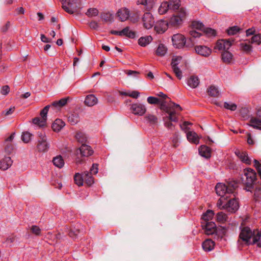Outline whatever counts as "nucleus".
Segmentation results:
<instances>
[{
    "label": "nucleus",
    "mask_w": 261,
    "mask_h": 261,
    "mask_svg": "<svg viewBox=\"0 0 261 261\" xmlns=\"http://www.w3.org/2000/svg\"><path fill=\"white\" fill-rule=\"evenodd\" d=\"M238 244L239 247L250 244H256L261 247V231L254 230L252 231L248 227H244L240 233Z\"/></svg>",
    "instance_id": "1"
},
{
    "label": "nucleus",
    "mask_w": 261,
    "mask_h": 261,
    "mask_svg": "<svg viewBox=\"0 0 261 261\" xmlns=\"http://www.w3.org/2000/svg\"><path fill=\"white\" fill-rule=\"evenodd\" d=\"M162 108L168 114L167 119L169 121L165 120V125L168 128H171L173 124L171 121H178L177 116L179 112L182 110L181 107L175 103H170L169 106L164 108V103H161Z\"/></svg>",
    "instance_id": "2"
},
{
    "label": "nucleus",
    "mask_w": 261,
    "mask_h": 261,
    "mask_svg": "<svg viewBox=\"0 0 261 261\" xmlns=\"http://www.w3.org/2000/svg\"><path fill=\"white\" fill-rule=\"evenodd\" d=\"M187 15L186 10L181 8L169 19V27L175 28H180L186 20Z\"/></svg>",
    "instance_id": "3"
},
{
    "label": "nucleus",
    "mask_w": 261,
    "mask_h": 261,
    "mask_svg": "<svg viewBox=\"0 0 261 261\" xmlns=\"http://www.w3.org/2000/svg\"><path fill=\"white\" fill-rule=\"evenodd\" d=\"M238 187L237 183L233 182L229 183L227 186L225 184L218 183L215 187L217 194L220 197H226V198L230 197V195L233 194L235 189Z\"/></svg>",
    "instance_id": "4"
},
{
    "label": "nucleus",
    "mask_w": 261,
    "mask_h": 261,
    "mask_svg": "<svg viewBox=\"0 0 261 261\" xmlns=\"http://www.w3.org/2000/svg\"><path fill=\"white\" fill-rule=\"evenodd\" d=\"M256 180V173L251 168H247L244 171V175L242 177V182L245 185V189L251 191L253 185Z\"/></svg>",
    "instance_id": "5"
},
{
    "label": "nucleus",
    "mask_w": 261,
    "mask_h": 261,
    "mask_svg": "<svg viewBox=\"0 0 261 261\" xmlns=\"http://www.w3.org/2000/svg\"><path fill=\"white\" fill-rule=\"evenodd\" d=\"M173 45L177 48H181L184 47H189L192 45L187 42L185 37L181 34H174L172 37Z\"/></svg>",
    "instance_id": "6"
},
{
    "label": "nucleus",
    "mask_w": 261,
    "mask_h": 261,
    "mask_svg": "<svg viewBox=\"0 0 261 261\" xmlns=\"http://www.w3.org/2000/svg\"><path fill=\"white\" fill-rule=\"evenodd\" d=\"M49 144L47 141V138L44 133L41 132L38 134L37 149L38 151L44 152L48 151Z\"/></svg>",
    "instance_id": "7"
},
{
    "label": "nucleus",
    "mask_w": 261,
    "mask_h": 261,
    "mask_svg": "<svg viewBox=\"0 0 261 261\" xmlns=\"http://www.w3.org/2000/svg\"><path fill=\"white\" fill-rule=\"evenodd\" d=\"M181 59L182 57L180 56H174L171 63L172 71L179 80L181 79L182 77V72L178 67V65L180 62Z\"/></svg>",
    "instance_id": "8"
},
{
    "label": "nucleus",
    "mask_w": 261,
    "mask_h": 261,
    "mask_svg": "<svg viewBox=\"0 0 261 261\" xmlns=\"http://www.w3.org/2000/svg\"><path fill=\"white\" fill-rule=\"evenodd\" d=\"M81 7L80 0H67L65 11L69 14L77 12Z\"/></svg>",
    "instance_id": "9"
},
{
    "label": "nucleus",
    "mask_w": 261,
    "mask_h": 261,
    "mask_svg": "<svg viewBox=\"0 0 261 261\" xmlns=\"http://www.w3.org/2000/svg\"><path fill=\"white\" fill-rule=\"evenodd\" d=\"M143 27L146 29H151L154 24V19L150 12L145 13L142 17Z\"/></svg>",
    "instance_id": "10"
},
{
    "label": "nucleus",
    "mask_w": 261,
    "mask_h": 261,
    "mask_svg": "<svg viewBox=\"0 0 261 261\" xmlns=\"http://www.w3.org/2000/svg\"><path fill=\"white\" fill-rule=\"evenodd\" d=\"M233 40L230 39H221L217 41L216 45L214 47L215 49L218 50H228L232 45Z\"/></svg>",
    "instance_id": "11"
},
{
    "label": "nucleus",
    "mask_w": 261,
    "mask_h": 261,
    "mask_svg": "<svg viewBox=\"0 0 261 261\" xmlns=\"http://www.w3.org/2000/svg\"><path fill=\"white\" fill-rule=\"evenodd\" d=\"M131 112L136 115L142 116L146 111V108L144 105L140 103H133L130 107Z\"/></svg>",
    "instance_id": "12"
},
{
    "label": "nucleus",
    "mask_w": 261,
    "mask_h": 261,
    "mask_svg": "<svg viewBox=\"0 0 261 261\" xmlns=\"http://www.w3.org/2000/svg\"><path fill=\"white\" fill-rule=\"evenodd\" d=\"M234 153L242 163L247 165L251 164V160L246 151L237 149L234 151Z\"/></svg>",
    "instance_id": "13"
},
{
    "label": "nucleus",
    "mask_w": 261,
    "mask_h": 261,
    "mask_svg": "<svg viewBox=\"0 0 261 261\" xmlns=\"http://www.w3.org/2000/svg\"><path fill=\"white\" fill-rule=\"evenodd\" d=\"M202 226L204 229L205 233L207 235H211L216 232V225L212 221L203 222Z\"/></svg>",
    "instance_id": "14"
},
{
    "label": "nucleus",
    "mask_w": 261,
    "mask_h": 261,
    "mask_svg": "<svg viewBox=\"0 0 261 261\" xmlns=\"http://www.w3.org/2000/svg\"><path fill=\"white\" fill-rule=\"evenodd\" d=\"M257 117H252L250 120V126L253 128L261 129V109L257 110L256 113Z\"/></svg>",
    "instance_id": "15"
},
{
    "label": "nucleus",
    "mask_w": 261,
    "mask_h": 261,
    "mask_svg": "<svg viewBox=\"0 0 261 261\" xmlns=\"http://www.w3.org/2000/svg\"><path fill=\"white\" fill-rule=\"evenodd\" d=\"M169 27L168 21L161 20L158 21L154 25V30L158 33L165 32Z\"/></svg>",
    "instance_id": "16"
},
{
    "label": "nucleus",
    "mask_w": 261,
    "mask_h": 261,
    "mask_svg": "<svg viewBox=\"0 0 261 261\" xmlns=\"http://www.w3.org/2000/svg\"><path fill=\"white\" fill-rule=\"evenodd\" d=\"M225 208L228 212L234 213L239 208L238 201L234 198H231L225 204Z\"/></svg>",
    "instance_id": "17"
},
{
    "label": "nucleus",
    "mask_w": 261,
    "mask_h": 261,
    "mask_svg": "<svg viewBox=\"0 0 261 261\" xmlns=\"http://www.w3.org/2000/svg\"><path fill=\"white\" fill-rule=\"evenodd\" d=\"M195 50L198 55L205 57H208L212 53L211 49L203 45L196 46Z\"/></svg>",
    "instance_id": "18"
},
{
    "label": "nucleus",
    "mask_w": 261,
    "mask_h": 261,
    "mask_svg": "<svg viewBox=\"0 0 261 261\" xmlns=\"http://www.w3.org/2000/svg\"><path fill=\"white\" fill-rule=\"evenodd\" d=\"M156 0H137V5L143 6L144 9L147 11L151 10L156 3Z\"/></svg>",
    "instance_id": "19"
},
{
    "label": "nucleus",
    "mask_w": 261,
    "mask_h": 261,
    "mask_svg": "<svg viewBox=\"0 0 261 261\" xmlns=\"http://www.w3.org/2000/svg\"><path fill=\"white\" fill-rule=\"evenodd\" d=\"M117 15L121 21H124L129 17V11L126 8H122L118 10Z\"/></svg>",
    "instance_id": "20"
},
{
    "label": "nucleus",
    "mask_w": 261,
    "mask_h": 261,
    "mask_svg": "<svg viewBox=\"0 0 261 261\" xmlns=\"http://www.w3.org/2000/svg\"><path fill=\"white\" fill-rule=\"evenodd\" d=\"M80 153L82 156H89L91 155L93 151L91 147L85 144H83L79 148Z\"/></svg>",
    "instance_id": "21"
},
{
    "label": "nucleus",
    "mask_w": 261,
    "mask_h": 261,
    "mask_svg": "<svg viewBox=\"0 0 261 261\" xmlns=\"http://www.w3.org/2000/svg\"><path fill=\"white\" fill-rule=\"evenodd\" d=\"M13 163L10 157L6 156L0 161V169L3 170L8 169Z\"/></svg>",
    "instance_id": "22"
},
{
    "label": "nucleus",
    "mask_w": 261,
    "mask_h": 261,
    "mask_svg": "<svg viewBox=\"0 0 261 261\" xmlns=\"http://www.w3.org/2000/svg\"><path fill=\"white\" fill-rule=\"evenodd\" d=\"M187 140L191 143L197 144L199 142V138L194 131H189L187 133Z\"/></svg>",
    "instance_id": "23"
},
{
    "label": "nucleus",
    "mask_w": 261,
    "mask_h": 261,
    "mask_svg": "<svg viewBox=\"0 0 261 261\" xmlns=\"http://www.w3.org/2000/svg\"><path fill=\"white\" fill-rule=\"evenodd\" d=\"M98 102L97 98L94 95L90 94L87 95L85 99V104L88 107H92L95 105Z\"/></svg>",
    "instance_id": "24"
},
{
    "label": "nucleus",
    "mask_w": 261,
    "mask_h": 261,
    "mask_svg": "<svg viewBox=\"0 0 261 261\" xmlns=\"http://www.w3.org/2000/svg\"><path fill=\"white\" fill-rule=\"evenodd\" d=\"M215 246V242L211 239H206L202 243V248L205 251H211Z\"/></svg>",
    "instance_id": "25"
},
{
    "label": "nucleus",
    "mask_w": 261,
    "mask_h": 261,
    "mask_svg": "<svg viewBox=\"0 0 261 261\" xmlns=\"http://www.w3.org/2000/svg\"><path fill=\"white\" fill-rule=\"evenodd\" d=\"M65 125V122L60 119H57L52 124V128L54 132H59Z\"/></svg>",
    "instance_id": "26"
},
{
    "label": "nucleus",
    "mask_w": 261,
    "mask_h": 261,
    "mask_svg": "<svg viewBox=\"0 0 261 261\" xmlns=\"http://www.w3.org/2000/svg\"><path fill=\"white\" fill-rule=\"evenodd\" d=\"M200 155L205 158L208 159L211 157V149L205 145H202L199 149Z\"/></svg>",
    "instance_id": "27"
},
{
    "label": "nucleus",
    "mask_w": 261,
    "mask_h": 261,
    "mask_svg": "<svg viewBox=\"0 0 261 261\" xmlns=\"http://www.w3.org/2000/svg\"><path fill=\"white\" fill-rule=\"evenodd\" d=\"M221 58L224 63L229 64L232 61L233 55L231 53L226 50L222 53Z\"/></svg>",
    "instance_id": "28"
},
{
    "label": "nucleus",
    "mask_w": 261,
    "mask_h": 261,
    "mask_svg": "<svg viewBox=\"0 0 261 261\" xmlns=\"http://www.w3.org/2000/svg\"><path fill=\"white\" fill-rule=\"evenodd\" d=\"M15 133H13L8 138H7L5 141V150L6 151L8 152H11L13 148V145L12 144H10V142H11L13 140L14 136H15Z\"/></svg>",
    "instance_id": "29"
},
{
    "label": "nucleus",
    "mask_w": 261,
    "mask_h": 261,
    "mask_svg": "<svg viewBox=\"0 0 261 261\" xmlns=\"http://www.w3.org/2000/svg\"><path fill=\"white\" fill-rule=\"evenodd\" d=\"M199 84V80L197 76L192 75L187 81V84L192 88L197 87Z\"/></svg>",
    "instance_id": "30"
},
{
    "label": "nucleus",
    "mask_w": 261,
    "mask_h": 261,
    "mask_svg": "<svg viewBox=\"0 0 261 261\" xmlns=\"http://www.w3.org/2000/svg\"><path fill=\"white\" fill-rule=\"evenodd\" d=\"M152 38L151 36H146L145 37H142L138 40V44L141 46H146L151 42Z\"/></svg>",
    "instance_id": "31"
},
{
    "label": "nucleus",
    "mask_w": 261,
    "mask_h": 261,
    "mask_svg": "<svg viewBox=\"0 0 261 261\" xmlns=\"http://www.w3.org/2000/svg\"><path fill=\"white\" fill-rule=\"evenodd\" d=\"M53 163L56 167L59 168H62L64 165V161L61 155H57L54 158Z\"/></svg>",
    "instance_id": "32"
},
{
    "label": "nucleus",
    "mask_w": 261,
    "mask_h": 261,
    "mask_svg": "<svg viewBox=\"0 0 261 261\" xmlns=\"http://www.w3.org/2000/svg\"><path fill=\"white\" fill-rule=\"evenodd\" d=\"M121 36H124L129 38H134L136 36L135 32L130 30L128 27L121 30Z\"/></svg>",
    "instance_id": "33"
},
{
    "label": "nucleus",
    "mask_w": 261,
    "mask_h": 261,
    "mask_svg": "<svg viewBox=\"0 0 261 261\" xmlns=\"http://www.w3.org/2000/svg\"><path fill=\"white\" fill-rule=\"evenodd\" d=\"M167 51V47L163 44H160L155 51V54L160 57L164 56Z\"/></svg>",
    "instance_id": "34"
},
{
    "label": "nucleus",
    "mask_w": 261,
    "mask_h": 261,
    "mask_svg": "<svg viewBox=\"0 0 261 261\" xmlns=\"http://www.w3.org/2000/svg\"><path fill=\"white\" fill-rule=\"evenodd\" d=\"M79 120V116L77 113H70L68 115V121L71 125L76 124Z\"/></svg>",
    "instance_id": "35"
},
{
    "label": "nucleus",
    "mask_w": 261,
    "mask_h": 261,
    "mask_svg": "<svg viewBox=\"0 0 261 261\" xmlns=\"http://www.w3.org/2000/svg\"><path fill=\"white\" fill-rule=\"evenodd\" d=\"M84 179L86 184L88 186H91L94 182V178L88 171L84 172Z\"/></svg>",
    "instance_id": "36"
},
{
    "label": "nucleus",
    "mask_w": 261,
    "mask_h": 261,
    "mask_svg": "<svg viewBox=\"0 0 261 261\" xmlns=\"http://www.w3.org/2000/svg\"><path fill=\"white\" fill-rule=\"evenodd\" d=\"M169 9H170V7L168 3L167 2H163L161 4L158 9V12L160 14L163 15L167 13Z\"/></svg>",
    "instance_id": "37"
},
{
    "label": "nucleus",
    "mask_w": 261,
    "mask_h": 261,
    "mask_svg": "<svg viewBox=\"0 0 261 261\" xmlns=\"http://www.w3.org/2000/svg\"><path fill=\"white\" fill-rule=\"evenodd\" d=\"M84 172L82 174L76 173L74 176L75 184L78 186H83L84 181Z\"/></svg>",
    "instance_id": "38"
},
{
    "label": "nucleus",
    "mask_w": 261,
    "mask_h": 261,
    "mask_svg": "<svg viewBox=\"0 0 261 261\" xmlns=\"http://www.w3.org/2000/svg\"><path fill=\"white\" fill-rule=\"evenodd\" d=\"M68 98H64L58 101H54L50 106L54 107L56 108H60L64 106L67 102Z\"/></svg>",
    "instance_id": "39"
},
{
    "label": "nucleus",
    "mask_w": 261,
    "mask_h": 261,
    "mask_svg": "<svg viewBox=\"0 0 261 261\" xmlns=\"http://www.w3.org/2000/svg\"><path fill=\"white\" fill-rule=\"evenodd\" d=\"M214 215V211L212 210H208L205 213L202 215V219L204 221V222H208L213 218Z\"/></svg>",
    "instance_id": "40"
},
{
    "label": "nucleus",
    "mask_w": 261,
    "mask_h": 261,
    "mask_svg": "<svg viewBox=\"0 0 261 261\" xmlns=\"http://www.w3.org/2000/svg\"><path fill=\"white\" fill-rule=\"evenodd\" d=\"M239 46L240 50L246 53H249L252 49V46L246 42H241Z\"/></svg>",
    "instance_id": "41"
},
{
    "label": "nucleus",
    "mask_w": 261,
    "mask_h": 261,
    "mask_svg": "<svg viewBox=\"0 0 261 261\" xmlns=\"http://www.w3.org/2000/svg\"><path fill=\"white\" fill-rule=\"evenodd\" d=\"M228 217L226 214L222 212H219L217 214L216 219L220 223H224L227 220Z\"/></svg>",
    "instance_id": "42"
},
{
    "label": "nucleus",
    "mask_w": 261,
    "mask_h": 261,
    "mask_svg": "<svg viewBox=\"0 0 261 261\" xmlns=\"http://www.w3.org/2000/svg\"><path fill=\"white\" fill-rule=\"evenodd\" d=\"M77 229H71L69 232V235L72 238H75L81 231L83 230L82 227L80 224L77 225Z\"/></svg>",
    "instance_id": "43"
},
{
    "label": "nucleus",
    "mask_w": 261,
    "mask_h": 261,
    "mask_svg": "<svg viewBox=\"0 0 261 261\" xmlns=\"http://www.w3.org/2000/svg\"><path fill=\"white\" fill-rule=\"evenodd\" d=\"M207 93L209 95L214 97H217L219 95V91L218 88L214 86H211L207 89Z\"/></svg>",
    "instance_id": "44"
},
{
    "label": "nucleus",
    "mask_w": 261,
    "mask_h": 261,
    "mask_svg": "<svg viewBox=\"0 0 261 261\" xmlns=\"http://www.w3.org/2000/svg\"><path fill=\"white\" fill-rule=\"evenodd\" d=\"M146 120L150 124H155L158 123V119L156 116L151 114H147L145 116Z\"/></svg>",
    "instance_id": "45"
},
{
    "label": "nucleus",
    "mask_w": 261,
    "mask_h": 261,
    "mask_svg": "<svg viewBox=\"0 0 261 261\" xmlns=\"http://www.w3.org/2000/svg\"><path fill=\"white\" fill-rule=\"evenodd\" d=\"M168 3L169 4L170 9L172 10H177L180 6V0H169Z\"/></svg>",
    "instance_id": "46"
},
{
    "label": "nucleus",
    "mask_w": 261,
    "mask_h": 261,
    "mask_svg": "<svg viewBox=\"0 0 261 261\" xmlns=\"http://www.w3.org/2000/svg\"><path fill=\"white\" fill-rule=\"evenodd\" d=\"M32 122L34 124L40 127H42L45 125L46 121L42 118L36 117L33 119Z\"/></svg>",
    "instance_id": "47"
},
{
    "label": "nucleus",
    "mask_w": 261,
    "mask_h": 261,
    "mask_svg": "<svg viewBox=\"0 0 261 261\" xmlns=\"http://www.w3.org/2000/svg\"><path fill=\"white\" fill-rule=\"evenodd\" d=\"M99 11L97 9L92 8L88 9L86 15L89 17L96 16L98 15Z\"/></svg>",
    "instance_id": "48"
},
{
    "label": "nucleus",
    "mask_w": 261,
    "mask_h": 261,
    "mask_svg": "<svg viewBox=\"0 0 261 261\" xmlns=\"http://www.w3.org/2000/svg\"><path fill=\"white\" fill-rule=\"evenodd\" d=\"M101 18L106 22H111L113 20V17L110 12H103L101 14Z\"/></svg>",
    "instance_id": "49"
},
{
    "label": "nucleus",
    "mask_w": 261,
    "mask_h": 261,
    "mask_svg": "<svg viewBox=\"0 0 261 261\" xmlns=\"http://www.w3.org/2000/svg\"><path fill=\"white\" fill-rule=\"evenodd\" d=\"M191 25L193 29H195L198 30L203 31L204 29V26L203 23L198 21H193L192 22Z\"/></svg>",
    "instance_id": "50"
},
{
    "label": "nucleus",
    "mask_w": 261,
    "mask_h": 261,
    "mask_svg": "<svg viewBox=\"0 0 261 261\" xmlns=\"http://www.w3.org/2000/svg\"><path fill=\"white\" fill-rule=\"evenodd\" d=\"M32 135L28 132H23L21 135V139L23 142L27 143L29 142V141L31 140Z\"/></svg>",
    "instance_id": "51"
},
{
    "label": "nucleus",
    "mask_w": 261,
    "mask_h": 261,
    "mask_svg": "<svg viewBox=\"0 0 261 261\" xmlns=\"http://www.w3.org/2000/svg\"><path fill=\"white\" fill-rule=\"evenodd\" d=\"M227 199V198H226V197H221V198H219L217 203V206L219 209H226L225 204H224V201Z\"/></svg>",
    "instance_id": "52"
},
{
    "label": "nucleus",
    "mask_w": 261,
    "mask_h": 261,
    "mask_svg": "<svg viewBox=\"0 0 261 261\" xmlns=\"http://www.w3.org/2000/svg\"><path fill=\"white\" fill-rule=\"evenodd\" d=\"M122 94L125 96H128L134 98H137L140 95V93L137 91H133L123 92L122 93Z\"/></svg>",
    "instance_id": "53"
},
{
    "label": "nucleus",
    "mask_w": 261,
    "mask_h": 261,
    "mask_svg": "<svg viewBox=\"0 0 261 261\" xmlns=\"http://www.w3.org/2000/svg\"><path fill=\"white\" fill-rule=\"evenodd\" d=\"M251 43H255L257 45L261 44V34H258L252 36L251 39Z\"/></svg>",
    "instance_id": "54"
},
{
    "label": "nucleus",
    "mask_w": 261,
    "mask_h": 261,
    "mask_svg": "<svg viewBox=\"0 0 261 261\" xmlns=\"http://www.w3.org/2000/svg\"><path fill=\"white\" fill-rule=\"evenodd\" d=\"M203 33H205L207 36H215L216 35V32L215 30L210 28H205L203 30Z\"/></svg>",
    "instance_id": "55"
},
{
    "label": "nucleus",
    "mask_w": 261,
    "mask_h": 261,
    "mask_svg": "<svg viewBox=\"0 0 261 261\" xmlns=\"http://www.w3.org/2000/svg\"><path fill=\"white\" fill-rule=\"evenodd\" d=\"M50 107V105H47L45 106L40 112V116L41 118L42 119H44L45 121H46L47 119V114L48 113Z\"/></svg>",
    "instance_id": "56"
},
{
    "label": "nucleus",
    "mask_w": 261,
    "mask_h": 261,
    "mask_svg": "<svg viewBox=\"0 0 261 261\" xmlns=\"http://www.w3.org/2000/svg\"><path fill=\"white\" fill-rule=\"evenodd\" d=\"M224 107L225 109L231 111H235L237 109V106L235 103L232 102L229 103L225 102L224 103Z\"/></svg>",
    "instance_id": "57"
},
{
    "label": "nucleus",
    "mask_w": 261,
    "mask_h": 261,
    "mask_svg": "<svg viewBox=\"0 0 261 261\" xmlns=\"http://www.w3.org/2000/svg\"><path fill=\"white\" fill-rule=\"evenodd\" d=\"M240 31V29L237 26H233L229 28L227 30V33L228 35H233L236 34Z\"/></svg>",
    "instance_id": "58"
},
{
    "label": "nucleus",
    "mask_w": 261,
    "mask_h": 261,
    "mask_svg": "<svg viewBox=\"0 0 261 261\" xmlns=\"http://www.w3.org/2000/svg\"><path fill=\"white\" fill-rule=\"evenodd\" d=\"M192 125V123L188 121H185L182 124H180V127L181 129L184 130L186 134L189 132V129L190 128L189 127V125Z\"/></svg>",
    "instance_id": "59"
},
{
    "label": "nucleus",
    "mask_w": 261,
    "mask_h": 261,
    "mask_svg": "<svg viewBox=\"0 0 261 261\" xmlns=\"http://www.w3.org/2000/svg\"><path fill=\"white\" fill-rule=\"evenodd\" d=\"M147 101L149 104H159L160 103V100L159 98L153 96L148 97Z\"/></svg>",
    "instance_id": "60"
},
{
    "label": "nucleus",
    "mask_w": 261,
    "mask_h": 261,
    "mask_svg": "<svg viewBox=\"0 0 261 261\" xmlns=\"http://www.w3.org/2000/svg\"><path fill=\"white\" fill-rule=\"evenodd\" d=\"M75 138L79 142L84 143L86 141V137L85 135L82 133H77L75 135Z\"/></svg>",
    "instance_id": "61"
},
{
    "label": "nucleus",
    "mask_w": 261,
    "mask_h": 261,
    "mask_svg": "<svg viewBox=\"0 0 261 261\" xmlns=\"http://www.w3.org/2000/svg\"><path fill=\"white\" fill-rule=\"evenodd\" d=\"M31 230L33 233L36 236H39L41 233L40 228L36 225H33L31 228Z\"/></svg>",
    "instance_id": "62"
},
{
    "label": "nucleus",
    "mask_w": 261,
    "mask_h": 261,
    "mask_svg": "<svg viewBox=\"0 0 261 261\" xmlns=\"http://www.w3.org/2000/svg\"><path fill=\"white\" fill-rule=\"evenodd\" d=\"M254 166L256 168L258 175L261 179V163L256 160H254Z\"/></svg>",
    "instance_id": "63"
},
{
    "label": "nucleus",
    "mask_w": 261,
    "mask_h": 261,
    "mask_svg": "<svg viewBox=\"0 0 261 261\" xmlns=\"http://www.w3.org/2000/svg\"><path fill=\"white\" fill-rule=\"evenodd\" d=\"M90 174H96L98 173V164H93L92 167L90 168Z\"/></svg>",
    "instance_id": "64"
}]
</instances>
